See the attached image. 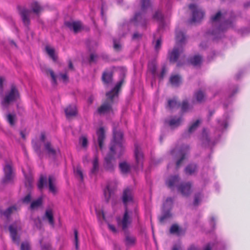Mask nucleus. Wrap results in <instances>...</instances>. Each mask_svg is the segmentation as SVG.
<instances>
[{"label":"nucleus","instance_id":"nucleus-1","mask_svg":"<svg viewBox=\"0 0 250 250\" xmlns=\"http://www.w3.org/2000/svg\"><path fill=\"white\" fill-rule=\"evenodd\" d=\"M125 82L124 78H122L110 91L106 93V99L98 108V112L101 114L112 111V105L116 99H118L119 92L122 85Z\"/></svg>","mask_w":250,"mask_h":250},{"label":"nucleus","instance_id":"nucleus-2","mask_svg":"<svg viewBox=\"0 0 250 250\" xmlns=\"http://www.w3.org/2000/svg\"><path fill=\"white\" fill-rule=\"evenodd\" d=\"M20 98L19 92L15 85L11 86L10 90L5 94L1 102V104L4 108H7L10 104L16 101Z\"/></svg>","mask_w":250,"mask_h":250},{"label":"nucleus","instance_id":"nucleus-3","mask_svg":"<svg viewBox=\"0 0 250 250\" xmlns=\"http://www.w3.org/2000/svg\"><path fill=\"white\" fill-rule=\"evenodd\" d=\"M188 8L192 11V18L189 21L190 23L193 22H199L204 17L205 12L200 8H198L195 4H190Z\"/></svg>","mask_w":250,"mask_h":250},{"label":"nucleus","instance_id":"nucleus-4","mask_svg":"<svg viewBox=\"0 0 250 250\" xmlns=\"http://www.w3.org/2000/svg\"><path fill=\"white\" fill-rule=\"evenodd\" d=\"M115 152L113 147H110V152L104 158V168L108 171H113L115 166Z\"/></svg>","mask_w":250,"mask_h":250},{"label":"nucleus","instance_id":"nucleus-5","mask_svg":"<svg viewBox=\"0 0 250 250\" xmlns=\"http://www.w3.org/2000/svg\"><path fill=\"white\" fill-rule=\"evenodd\" d=\"M4 176L2 180L3 184H8L12 182L14 173L12 164L8 163L3 167Z\"/></svg>","mask_w":250,"mask_h":250},{"label":"nucleus","instance_id":"nucleus-6","mask_svg":"<svg viewBox=\"0 0 250 250\" xmlns=\"http://www.w3.org/2000/svg\"><path fill=\"white\" fill-rule=\"evenodd\" d=\"M132 219L129 215V211L127 207H125V211L122 219L118 218L117 223L119 226H121L122 229L126 230L131 224Z\"/></svg>","mask_w":250,"mask_h":250},{"label":"nucleus","instance_id":"nucleus-7","mask_svg":"<svg viewBox=\"0 0 250 250\" xmlns=\"http://www.w3.org/2000/svg\"><path fill=\"white\" fill-rule=\"evenodd\" d=\"M192 184L190 182H182L178 187V191L185 197L189 196L192 192Z\"/></svg>","mask_w":250,"mask_h":250},{"label":"nucleus","instance_id":"nucleus-8","mask_svg":"<svg viewBox=\"0 0 250 250\" xmlns=\"http://www.w3.org/2000/svg\"><path fill=\"white\" fill-rule=\"evenodd\" d=\"M122 200L125 207H127V204L128 203L133 201L132 191L129 188H127L124 190Z\"/></svg>","mask_w":250,"mask_h":250},{"label":"nucleus","instance_id":"nucleus-9","mask_svg":"<svg viewBox=\"0 0 250 250\" xmlns=\"http://www.w3.org/2000/svg\"><path fill=\"white\" fill-rule=\"evenodd\" d=\"M189 150V147L188 146H186L184 147H183L181 150L179 151V155L180 156V158L179 160H177L176 162V168H178L183 161L186 158V156L188 154V153Z\"/></svg>","mask_w":250,"mask_h":250},{"label":"nucleus","instance_id":"nucleus-10","mask_svg":"<svg viewBox=\"0 0 250 250\" xmlns=\"http://www.w3.org/2000/svg\"><path fill=\"white\" fill-rule=\"evenodd\" d=\"M65 25L75 33H78L82 28V24L80 21H67L65 22Z\"/></svg>","mask_w":250,"mask_h":250},{"label":"nucleus","instance_id":"nucleus-11","mask_svg":"<svg viewBox=\"0 0 250 250\" xmlns=\"http://www.w3.org/2000/svg\"><path fill=\"white\" fill-rule=\"evenodd\" d=\"M20 209L16 205H13L8 208L5 210H1V214L4 216L7 219H9L11 214L17 212Z\"/></svg>","mask_w":250,"mask_h":250},{"label":"nucleus","instance_id":"nucleus-12","mask_svg":"<svg viewBox=\"0 0 250 250\" xmlns=\"http://www.w3.org/2000/svg\"><path fill=\"white\" fill-rule=\"evenodd\" d=\"M31 11L27 9H23L20 11V15L21 17L22 21L24 24L26 26L30 24L29 16Z\"/></svg>","mask_w":250,"mask_h":250},{"label":"nucleus","instance_id":"nucleus-13","mask_svg":"<svg viewBox=\"0 0 250 250\" xmlns=\"http://www.w3.org/2000/svg\"><path fill=\"white\" fill-rule=\"evenodd\" d=\"M135 148L134 154L136 163L138 166H142L144 158L143 154L141 151V148L137 145H135Z\"/></svg>","mask_w":250,"mask_h":250},{"label":"nucleus","instance_id":"nucleus-14","mask_svg":"<svg viewBox=\"0 0 250 250\" xmlns=\"http://www.w3.org/2000/svg\"><path fill=\"white\" fill-rule=\"evenodd\" d=\"M64 112L67 118L76 116L77 114V107L75 105H69L64 109Z\"/></svg>","mask_w":250,"mask_h":250},{"label":"nucleus","instance_id":"nucleus-15","mask_svg":"<svg viewBox=\"0 0 250 250\" xmlns=\"http://www.w3.org/2000/svg\"><path fill=\"white\" fill-rule=\"evenodd\" d=\"M182 50L178 47H174L173 50L169 53V61L170 62H176L179 56V54Z\"/></svg>","mask_w":250,"mask_h":250},{"label":"nucleus","instance_id":"nucleus-16","mask_svg":"<svg viewBox=\"0 0 250 250\" xmlns=\"http://www.w3.org/2000/svg\"><path fill=\"white\" fill-rule=\"evenodd\" d=\"M98 135V141L100 148L102 149L103 146V143L105 139L104 130L103 127H100L97 131Z\"/></svg>","mask_w":250,"mask_h":250},{"label":"nucleus","instance_id":"nucleus-17","mask_svg":"<svg viewBox=\"0 0 250 250\" xmlns=\"http://www.w3.org/2000/svg\"><path fill=\"white\" fill-rule=\"evenodd\" d=\"M113 72L111 71L105 70L102 75V80L105 84H108L112 81Z\"/></svg>","mask_w":250,"mask_h":250},{"label":"nucleus","instance_id":"nucleus-18","mask_svg":"<svg viewBox=\"0 0 250 250\" xmlns=\"http://www.w3.org/2000/svg\"><path fill=\"white\" fill-rule=\"evenodd\" d=\"M170 84L174 87H178L182 83L181 77L179 75H172L169 78Z\"/></svg>","mask_w":250,"mask_h":250},{"label":"nucleus","instance_id":"nucleus-19","mask_svg":"<svg viewBox=\"0 0 250 250\" xmlns=\"http://www.w3.org/2000/svg\"><path fill=\"white\" fill-rule=\"evenodd\" d=\"M180 178L178 175L169 177L166 181V184L170 188H173L179 182Z\"/></svg>","mask_w":250,"mask_h":250},{"label":"nucleus","instance_id":"nucleus-20","mask_svg":"<svg viewBox=\"0 0 250 250\" xmlns=\"http://www.w3.org/2000/svg\"><path fill=\"white\" fill-rule=\"evenodd\" d=\"M44 150L47 154L49 156H55L56 154V150L53 147L50 142H47L44 145Z\"/></svg>","mask_w":250,"mask_h":250},{"label":"nucleus","instance_id":"nucleus-21","mask_svg":"<svg viewBox=\"0 0 250 250\" xmlns=\"http://www.w3.org/2000/svg\"><path fill=\"white\" fill-rule=\"evenodd\" d=\"M9 230L13 241L15 242H18L19 237H18L17 234V227L14 224L11 225L9 227Z\"/></svg>","mask_w":250,"mask_h":250},{"label":"nucleus","instance_id":"nucleus-22","mask_svg":"<svg viewBox=\"0 0 250 250\" xmlns=\"http://www.w3.org/2000/svg\"><path fill=\"white\" fill-rule=\"evenodd\" d=\"M111 147H113L115 153L116 151L118 153L119 157H121L125 151V147L123 146V142H117V143L113 144Z\"/></svg>","mask_w":250,"mask_h":250},{"label":"nucleus","instance_id":"nucleus-23","mask_svg":"<svg viewBox=\"0 0 250 250\" xmlns=\"http://www.w3.org/2000/svg\"><path fill=\"white\" fill-rule=\"evenodd\" d=\"M99 169V160L98 156L95 155L92 161V167L90 173L91 174L96 175L97 174Z\"/></svg>","mask_w":250,"mask_h":250},{"label":"nucleus","instance_id":"nucleus-24","mask_svg":"<svg viewBox=\"0 0 250 250\" xmlns=\"http://www.w3.org/2000/svg\"><path fill=\"white\" fill-rule=\"evenodd\" d=\"M56 179L54 176L50 175L48 177V187L50 192L53 194H55L57 192L56 188L55 186Z\"/></svg>","mask_w":250,"mask_h":250},{"label":"nucleus","instance_id":"nucleus-25","mask_svg":"<svg viewBox=\"0 0 250 250\" xmlns=\"http://www.w3.org/2000/svg\"><path fill=\"white\" fill-rule=\"evenodd\" d=\"M180 106V103L178 102L176 98H173L172 99H169L167 101V108L172 109L175 108H178Z\"/></svg>","mask_w":250,"mask_h":250},{"label":"nucleus","instance_id":"nucleus-26","mask_svg":"<svg viewBox=\"0 0 250 250\" xmlns=\"http://www.w3.org/2000/svg\"><path fill=\"white\" fill-rule=\"evenodd\" d=\"M119 168L123 174H127L130 171V166L126 162H123L119 164Z\"/></svg>","mask_w":250,"mask_h":250},{"label":"nucleus","instance_id":"nucleus-27","mask_svg":"<svg viewBox=\"0 0 250 250\" xmlns=\"http://www.w3.org/2000/svg\"><path fill=\"white\" fill-rule=\"evenodd\" d=\"M194 97L197 103H201L205 101L206 95L202 90H199L194 93Z\"/></svg>","mask_w":250,"mask_h":250},{"label":"nucleus","instance_id":"nucleus-28","mask_svg":"<svg viewBox=\"0 0 250 250\" xmlns=\"http://www.w3.org/2000/svg\"><path fill=\"white\" fill-rule=\"evenodd\" d=\"M44 217L48 220L50 225L53 227L54 226V220L53 212L51 209H48L46 210Z\"/></svg>","mask_w":250,"mask_h":250},{"label":"nucleus","instance_id":"nucleus-29","mask_svg":"<svg viewBox=\"0 0 250 250\" xmlns=\"http://www.w3.org/2000/svg\"><path fill=\"white\" fill-rule=\"evenodd\" d=\"M133 21L136 24L138 22H140L143 26H145L146 23V20L143 18L140 13L135 14L133 18Z\"/></svg>","mask_w":250,"mask_h":250},{"label":"nucleus","instance_id":"nucleus-30","mask_svg":"<svg viewBox=\"0 0 250 250\" xmlns=\"http://www.w3.org/2000/svg\"><path fill=\"white\" fill-rule=\"evenodd\" d=\"M182 121V117L177 118L176 117L172 118L168 122V124L171 127H177L181 124Z\"/></svg>","mask_w":250,"mask_h":250},{"label":"nucleus","instance_id":"nucleus-31","mask_svg":"<svg viewBox=\"0 0 250 250\" xmlns=\"http://www.w3.org/2000/svg\"><path fill=\"white\" fill-rule=\"evenodd\" d=\"M123 133L122 131H115L113 130V144L117 142H123Z\"/></svg>","mask_w":250,"mask_h":250},{"label":"nucleus","instance_id":"nucleus-32","mask_svg":"<svg viewBox=\"0 0 250 250\" xmlns=\"http://www.w3.org/2000/svg\"><path fill=\"white\" fill-rule=\"evenodd\" d=\"M45 51L49 56L54 61L57 60V56L55 54V49L53 48L50 47L49 46L47 45L45 46Z\"/></svg>","mask_w":250,"mask_h":250},{"label":"nucleus","instance_id":"nucleus-33","mask_svg":"<svg viewBox=\"0 0 250 250\" xmlns=\"http://www.w3.org/2000/svg\"><path fill=\"white\" fill-rule=\"evenodd\" d=\"M186 40V36L182 31H179L176 33V40L177 44H181L184 42Z\"/></svg>","mask_w":250,"mask_h":250},{"label":"nucleus","instance_id":"nucleus-34","mask_svg":"<svg viewBox=\"0 0 250 250\" xmlns=\"http://www.w3.org/2000/svg\"><path fill=\"white\" fill-rule=\"evenodd\" d=\"M202 61V58L200 55H195L190 59V62L194 66L200 65Z\"/></svg>","mask_w":250,"mask_h":250},{"label":"nucleus","instance_id":"nucleus-35","mask_svg":"<svg viewBox=\"0 0 250 250\" xmlns=\"http://www.w3.org/2000/svg\"><path fill=\"white\" fill-rule=\"evenodd\" d=\"M197 170V166L195 164L188 165L185 168V171L187 174L192 175Z\"/></svg>","mask_w":250,"mask_h":250},{"label":"nucleus","instance_id":"nucleus-36","mask_svg":"<svg viewBox=\"0 0 250 250\" xmlns=\"http://www.w3.org/2000/svg\"><path fill=\"white\" fill-rule=\"evenodd\" d=\"M6 119L11 126H14L16 121V114L9 113L6 115Z\"/></svg>","mask_w":250,"mask_h":250},{"label":"nucleus","instance_id":"nucleus-37","mask_svg":"<svg viewBox=\"0 0 250 250\" xmlns=\"http://www.w3.org/2000/svg\"><path fill=\"white\" fill-rule=\"evenodd\" d=\"M32 146L34 150L39 155L41 154L42 144L39 141H33L32 142Z\"/></svg>","mask_w":250,"mask_h":250},{"label":"nucleus","instance_id":"nucleus-38","mask_svg":"<svg viewBox=\"0 0 250 250\" xmlns=\"http://www.w3.org/2000/svg\"><path fill=\"white\" fill-rule=\"evenodd\" d=\"M42 203V198H39L36 200L33 201L30 205V208L32 210H34L36 208L40 207Z\"/></svg>","mask_w":250,"mask_h":250},{"label":"nucleus","instance_id":"nucleus-39","mask_svg":"<svg viewBox=\"0 0 250 250\" xmlns=\"http://www.w3.org/2000/svg\"><path fill=\"white\" fill-rule=\"evenodd\" d=\"M112 193V190L109 188L108 186H107L104 189V196L105 201L108 203L109 202Z\"/></svg>","mask_w":250,"mask_h":250},{"label":"nucleus","instance_id":"nucleus-40","mask_svg":"<svg viewBox=\"0 0 250 250\" xmlns=\"http://www.w3.org/2000/svg\"><path fill=\"white\" fill-rule=\"evenodd\" d=\"M135 238L134 237L126 235L125 238V245L130 246L134 245L135 243Z\"/></svg>","mask_w":250,"mask_h":250},{"label":"nucleus","instance_id":"nucleus-41","mask_svg":"<svg viewBox=\"0 0 250 250\" xmlns=\"http://www.w3.org/2000/svg\"><path fill=\"white\" fill-rule=\"evenodd\" d=\"M46 177L43 175H41L40 176L38 183V187L40 190H42L43 188L44 185L46 183Z\"/></svg>","mask_w":250,"mask_h":250},{"label":"nucleus","instance_id":"nucleus-42","mask_svg":"<svg viewBox=\"0 0 250 250\" xmlns=\"http://www.w3.org/2000/svg\"><path fill=\"white\" fill-rule=\"evenodd\" d=\"M200 123V120H197L189 126L188 132L190 133L194 131L197 129Z\"/></svg>","mask_w":250,"mask_h":250},{"label":"nucleus","instance_id":"nucleus-43","mask_svg":"<svg viewBox=\"0 0 250 250\" xmlns=\"http://www.w3.org/2000/svg\"><path fill=\"white\" fill-rule=\"evenodd\" d=\"M46 73L47 75L49 74L52 78L53 84L56 85L57 84L56 76L54 71L51 69H47L46 70Z\"/></svg>","mask_w":250,"mask_h":250},{"label":"nucleus","instance_id":"nucleus-44","mask_svg":"<svg viewBox=\"0 0 250 250\" xmlns=\"http://www.w3.org/2000/svg\"><path fill=\"white\" fill-rule=\"evenodd\" d=\"M173 203V200L171 197H168L166 199L165 202L163 204L164 208H171Z\"/></svg>","mask_w":250,"mask_h":250},{"label":"nucleus","instance_id":"nucleus-45","mask_svg":"<svg viewBox=\"0 0 250 250\" xmlns=\"http://www.w3.org/2000/svg\"><path fill=\"white\" fill-rule=\"evenodd\" d=\"M222 15L221 11H218L215 15L212 16L210 18V21L213 23L218 21L221 18Z\"/></svg>","mask_w":250,"mask_h":250},{"label":"nucleus","instance_id":"nucleus-46","mask_svg":"<svg viewBox=\"0 0 250 250\" xmlns=\"http://www.w3.org/2000/svg\"><path fill=\"white\" fill-rule=\"evenodd\" d=\"M172 216V214L170 213V210H167L160 217V221L162 223L165 220L171 218Z\"/></svg>","mask_w":250,"mask_h":250},{"label":"nucleus","instance_id":"nucleus-47","mask_svg":"<svg viewBox=\"0 0 250 250\" xmlns=\"http://www.w3.org/2000/svg\"><path fill=\"white\" fill-rule=\"evenodd\" d=\"M31 7L33 11L36 14H38L42 10L41 7L37 2H33Z\"/></svg>","mask_w":250,"mask_h":250},{"label":"nucleus","instance_id":"nucleus-48","mask_svg":"<svg viewBox=\"0 0 250 250\" xmlns=\"http://www.w3.org/2000/svg\"><path fill=\"white\" fill-rule=\"evenodd\" d=\"M141 8L142 10H145L151 6V1L150 0H142Z\"/></svg>","mask_w":250,"mask_h":250},{"label":"nucleus","instance_id":"nucleus-49","mask_svg":"<svg viewBox=\"0 0 250 250\" xmlns=\"http://www.w3.org/2000/svg\"><path fill=\"white\" fill-rule=\"evenodd\" d=\"M202 197V194L201 192H198L196 193L194 195V200L193 204L195 206H197L199 204L201 201V198Z\"/></svg>","mask_w":250,"mask_h":250},{"label":"nucleus","instance_id":"nucleus-50","mask_svg":"<svg viewBox=\"0 0 250 250\" xmlns=\"http://www.w3.org/2000/svg\"><path fill=\"white\" fill-rule=\"evenodd\" d=\"M148 69L153 75H155L157 70V66L154 63L151 62L149 63L148 65Z\"/></svg>","mask_w":250,"mask_h":250},{"label":"nucleus","instance_id":"nucleus-51","mask_svg":"<svg viewBox=\"0 0 250 250\" xmlns=\"http://www.w3.org/2000/svg\"><path fill=\"white\" fill-rule=\"evenodd\" d=\"M180 106L182 112H186L189 107V104L188 101L187 100H184L182 104H180Z\"/></svg>","mask_w":250,"mask_h":250},{"label":"nucleus","instance_id":"nucleus-52","mask_svg":"<svg viewBox=\"0 0 250 250\" xmlns=\"http://www.w3.org/2000/svg\"><path fill=\"white\" fill-rule=\"evenodd\" d=\"M170 232L171 234L179 233L180 231V228L178 225L173 224L172 225L170 229Z\"/></svg>","mask_w":250,"mask_h":250},{"label":"nucleus","instance_id":"nucleus-53","mask_svg":"<svg viewBox=\"0 0 250 250\" xmlns=\"http://www.w3.org/2000/svg\"><path fill=\"white\" fill-rule=\"evenodd\" d=\"M153 18L158 21H162L163 20V16L160 11H156L153 16Z\"/></svg>","mask_w":250,"mask_h":250},{"label":"nucleus","instance_id":"nucleus-54","mask_svg":"<svg viewBox=\"0 0 250 250\" xmlns=\"http://www.w3.org/2000/svg\"><path fill=\"white\" fill-rule=\"evenodd\" d=\"M74 233L75 248L76 250H79L78 231L75 229L74 231Z\"/></svg>","mask_w":250,"mask_h":250},{"label":"nucleus","instance_id":"nucleus-55","mask_svg":"<svg viewBox=\"0 0 250 250\" xmlns=\"http://www.w3.org/2000/svg\"><path fill=\"white\" fill-rule=\"evenodd\" d=\"M21 250H30L29 243L28 242H22L21 244Z\"/></svg>","mask_w":250,"mask_h":250},{"label":"nucleus","instance_id":"nucleus-56","mask_svg":"<svg viewBox=\"0 0 250 250\" xmlns=\"http://www.w3.org/2000/svg\"><path fill=\"white\" fill-rule=\"evenodd\" d=\"M42 240L40 241V244L41 245L42 250H51V245L49 243H47L44 245L42 244Z\"/></svg>","mask_w":250,"mask_h":250},{"label":"nucleus","instance_id":"nucleus-57","mask_svg":"<svg viewBox=\"0 0 250 250\" xmlns=\"http://www.w3.org/2000/svg\"><path fill=\"white\" fill-rule=\"evenodd\" d=\"M75 174L76 176L79 177L80 178L81 180L82 181L83 180V172L80 167H77L75 170Z\"/></svg>","mask_w":250,"mask_h":250},{"label":"nucleus","instance_id":"nucleus-58","mask_svg":"<svg viewBox=\"0 0 250 250\" xmlns=\"http://www.w3.org/2000/svg\"><path fill=\"white\" fill-rule=\"evenodd\" d=\"M167 72V69L165 65L163 66L161 72L159 75V78L161 80H163Z\"/></svg>","mask_w":250,"mask_h":250},{"label":"nucleus","instance_id":"nucleus-59","mask_svg":"<svg viewBox=\"0 0 250 250\" xmlns=\"http://www.w3.org/2000/svg\"><path fill=\"white\" fill-rule=\"evenodd\" d=\"M113 47L116 51H120L121 49V45L117 42L116 39L113 40Z\"/></svg>","mask_w":250,"mask_h":250},{"label":"nucleus","instance_id":"nucleus-60","mask_svg":"<svg viewBox=\"0 0 250 250\" xmlns=\"http://www.w3.org/2000/svg\"><path fill=\"white\" fill-rule=\"evenodd\" d=\"M31 200V196L30 194L26 195L22 199V201L25 203H28Z\"/></svg>","mask_w":250,"mask_h":250},{"label":"nucleus","instance_id":"nucleus-61","mask_svg":"<svg viewBox=\"0 0 250 250\" xmlns=\"http://www.w3.org/2000/svg\"><path fill=\"white\" fill-rule=\"evenodd\" d=\"M82 141V145L83 147L87 146L88 141L85 137H83L81 139Z\"/></svg>","mask_w":250,"mask_h":250},{"label":"nucleus","instance_id":"nucleus-62","mask_svg":"<svg viewBox=\"0 0 250 250\" xmlns=\"http://www.w3.org/2000/svg\"><path fill=\"white\" fill-rule=\"evenodd\" d=\"M161 42L162 41L161 39H159L156 41V44L155 45V50H158L160 49L161 46Z\"/></svg>","mask_w":250,"mask_h":250},{"label":"nucleus","instance_id":"nucleus-63","mask_svg":"<svg viewBox=\"0 0 250 250\" xmlns=\"http://www.w3.org/2000/svg\"><path fill=\"white\" fill-rule=\"evenodd\" d=\"M59 76L61 78V79L62 80L63 82H66L68 80V77L67 76V75L65 74H60Z\"/></svg>","mask_w":250,"mask_h":250},{"label":"nucleus","instance_id":"nucleus-64","mask_svg":"<svg viewBox=\"0 0 250 250\" xmlns=\"http://www.w3.org/2000/svg\"><path fill=\"white\" fill-rule=\"evenodd\" d=\"M108 229L113 233H116L117 230L115 227L111 224H108Z\"/></svg>","mask_w":250,"mask_h":250}]
</instances>
